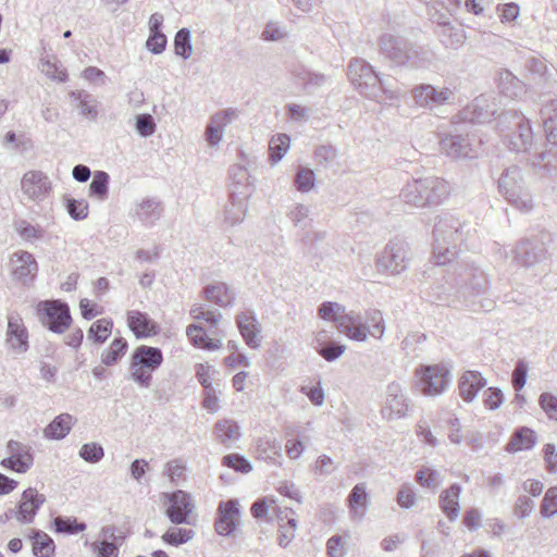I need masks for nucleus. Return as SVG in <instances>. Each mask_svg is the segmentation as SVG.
Returning <instances> with one entry per match:
<instances>
[{
	"label": "nucleus",
	"mask_w": 557,
	"mask_h": 557,
	"mask_svg": "<svg viewBox=\"0 0 557 557\" xmlns=\"http://www.w3.org/2000/svg\"><path fill=\"white\" fill-rule=\"evenodd\" d=\"M36 310L42 325L53 333H64L72 323L70 308L61 300L40 301Z\"/></svg>",
	"instance_id": "nucleus-8"
},
{
	"label": "nucleus",
	"mask_w": 557,
	"mask_h": 557,
	"mask_svg": "<svg viewBox=\"0 0 557 557\" xmlns=\"http://www.w3.org/2000/svg\"><path fill=\"white\" fill-rule=\"evenodd\" d=\"M33 554L36 557H51L54 554L55 545L53 540L45 532L33 531Z\"/></svg>",
	"instance_id": "nucleus-42"
},
{
	"label": "nucleus",
	"mask_w": 557,
	"mask_h": 557,
	"mask_svg": "<svg viewBox=\"0 0 557 557\" xmlns=\"http://www.w3.org/2000/svg\"><path fill=\"white\" fill-rule=\"evenodd\" d=\"M235 321L245 344L251 349H258L262 337L256 314L252 311H243L236 315Z\"/></svg>",
	"instance_id": "nucleus-20"
},
{
	"label": "nucleus",
	"mask_w": 557,
	"mask_h": 557,
	"mask_svg": "<svg viewBox=\"0 0 557 557\" xmlns=\"http://www.w3.org/2000/svg\"><path fill=\"white\" fill-rule=\"evenodd\" d=\"M237 117V112L234 109H226L220 111L211 116L209 124L206 127L205 136L210 146H216L223 138L225 127Z\"/></svg>",
	"instance_id": "nucleus-25"
},
{
	"label": "nucleus",
	"mask_w": 557,
	"mask_h": 557,
	"mask_svg": "<svg viewBox=\"0 0 557 557\" xmlns=\"http://www.w3.org/2000/svg\"><path fill=\"white\" fill-rule=\"evenodd\" d=\"M175 54L187 60L193 54V46L190 38V30L188 28H181L174 38Z\"/></svg>",
	"instance_id": "nucleus-48"
},
{
	"label": "nucleus",
	"mask_w": 557,
	"mask_h": 557,
	"mask_svg": "<svg viewBox=\"0 0 557 557\" xmlns=\"http://www.w3.org/2000/svg\"><path fill=\"white\" fill-rule=\"evenodd\" d=\"M203 297L220 308H230L235 304L236 293L224 282H213L202 289Z\"/></svg>",
	"instance_id": "nucleus-26"
},
{
	"label": "nucleus",
	"mask_w": 557,
	"mask_h": 557,
	"mask_svg": "<svg viewBox=\"0 0 557 557\" xmlns=\"http://www.w3.org/2000/svg\"><path fill=\"white\" fill-rule=\"evenodd\" d=\"M497 184L499 193L512 207L522 212L533 209L531 193L525 186L522 170L518 165L505 169Z\"/></svg>",
	"instance_id": "nucleus-4"
},
{
	"label": "nucleus",
	"mask_w": 557,
	"mask_h": 557,
	"mask_svg": "<svg viewBox=\"0 0 557 557\" xmlns=\"http://www.w3.org/2000/svg\"><path fill=\"white\" fill-rule=\"evenodd\" d=\"M409 246L403 239L391 240L377 255L375 265L380 272L399 274L407 269Z\"/></svg>",
	"instance_id": "nucleus-10"
},
{
	"label": "nucleus",
	"mask_w": 557,
	"mask_h": 557,
	"mask_svg": "<svg viewBox=\"0 0 557 557\" xmlns=\"http://www.w3.org/2000/svg\"><path fill=\"white\" fill-rule=\"evenodd\" d=\"M348 77L355 88L367 98L379 103L393 101L397 95L363 59H352L348 64Z\"/></svg>",
	"instance_id": "nucleus-2"
},
{
	"label": "nucleus",
	"mask_w": 557,
	"mask_h": 557,
	"mask_svg": "<svg viewBox=\"0 0 557 557\" xmlns=\"http://www.w3.org/2000/svg\"><path fill=\"white\" fill-rule=\"evenodd\" d=\"M163 362V355L160 348L140 345L137 347L131 360V379L143 387H149L152 380V372Z\"/></svg>",
	"instance_id": "nucleus-5"
},
{
	"label": "nucleus",
	"mask_w": 557,
	"mask_h": 557,
	"mask_svg": "<svg viewBox=\"0 0 557 557\" xmlns=\"http://www.w3.org/2000/svg\"><path fill=\"white\" fill-rule=\"evenodd\" d=\"M244 200V198L236 199V196H232V203L224 212V223L226 225L235 226L244 221L247 212V205Z\"/></svg>",
	"instance_id": "nucleus-43"
},
{
	"label": "nucleus",
	"mask_w": 557,
	"mask_h": 557,
	"mask_svg": "<svg viewBox=\"0 0 557 557\" xmlns=\"http://www.w3.org/2000/svg\"><path fill=\"white\" fill-rule=\"evenodd\" d=\"M296 76L308 90L319 88L323 86L327 81V77L325 75L307 70L300 71L299 73L296 74Z\"/></svg>",
	"instance_id": "nucleus-59"
},
{
	"label": "nucleus",
	"mask_w": 557,
	"mask_h": 557,
	"mask_svg": "<svg viewBox=\"0 0 557 557\" xmlns=\"http://www.w3.org/2000/svg\"><path fill=\"white\" fill-rule=\"evenodd\" d=\"M541 115L548 148L535 154L531 165L550 172L557 170V99L545 102Z\"/></svg>",
	"instance_id": "nucleus-3"
},
{
	"label": "nucleus",
	"mask_w": 557,
	"mask_h": 557,
	"mask_svg": "<svg viewBox=\"0 0 557 557\" xmlns=\"http://www.w3.org/2000/svg\"><path fill=\"white\" fill-rule=\"evenodd\" d=\"M46 496L36 488H26L20 498L16 509V520L23 524H29L34 521L37 511L45 504Z\"/></svg>",
	"instance_id": "nucleus-19"
},
{
	"label": "nucleus",
	"mask_w": 557,
	"mask_h": 557,
	"mask_svg": "<svg viewBox=\"0 0 557 557\" xmlns=\"http://www.w3.org/2000/svg\"><path fill=\"white\" fill-rule=\"evenodd\" d=\"M162 212V202L159 198L146 197L134 205L131 215L145 226H153L160 220Z\"/></svg>",
	"instance_id": "nucleus-21"
},
{
	"label": "nucleus",
	"mask_w": 557,
	"mask_h": 557,
	"mask_svg": "<svg viewBox=\"0 0 557 557\" xmlns=\"http://www.w3.org/2000/svg\"><path fill=\"white\" fill-rule=\"evenodd\" d=\"M460 493L461 486L458 483H454L447 490L443 491L440 496L441 509L450 521L456 520L459 515Z\"/></svg>",
	"instance_id": "nucleus-36"
},
{
	"label": "nucleus",
	"mask_w": 557,
	"mask_h": 557,
	"mask_svg": "<svg viewBox=\"0 0 557 557\" xmlns=\"http://www.w3.org/2000/svg\"><path fill=\"white\" fill-rule=\"evenodd\" d=\"M408 410V405L401 393V388L397 384L387 386L385 404L382 408V414L386 419L403 417Z\"/></svg>",
	"instance_id": "nucleus-27"
},
{
	"label": "nucleus",
	"mask_w": 557,
	"mask_h": 557,
	"mask_svg": "<svg viewBox=\"0 0 557 557\" xmlns=\"http://www.w3.org/2000/svg\"><path fill=\"white\" fill-rule=\"evenodd\" d=\"M127 323L137 337H148L157 334L156 323L145 312L128 311Z\"/></svg>",
	"instance_id": "nucleus-34"
},
{
	"label": "nucleus",
	"mask_w": 557,
	"mask_h": 557,
	"mask_svg": "<svg viewBox=\"0 0 557 557\" xmlns=\"http://www.w3.org/2000/svg\"><path fill=\"white\" fill-rule=\"evenodd\" d=\"M442 149L454 159L473 158V146L468 137L462 135H448L441 140Z\"/></svg>",
	"instance_id": "nucleus-29"
},
{
	"label": "nucleus",
	"mask_w": 557,
	"mask_h": 557,
	"mask_svg": "<svg viewBox=\"0 0 557 557\" xmlns=\"http://www.w3.org/2000/svg\"><path fill=\"white\" fill-rule=\"evenodd\" d=\"M256 455L257 458L273 465H282V444L274 437L265 435L259 437L256 442Z\"/></svg>",
	"instance_id": "nucleus-30"
},
{
	"label": "nucleus",
	"mask_w": 557,
	"mask_h": 557,
	"mask_svg": "<svg viewBox=\"0 0 557 557\" xmlns=\"http://www.w3.org/2000/svg\"><path fill=\"white\" fill-rule=\"evenodd\" d=\"M496 81L499 92L507 98L519 99L525 94L524 83L509 70H500Z\"/></svg>",
	"instance_id": "nucleus-31"
},
{
	"label": "nucleus",
	"mask_w": 557,
	"mask_h": 557,
	"mask_svg": "<svg viewBox=\"0 0 557 557\" xmlns=\"http://www.w3.org/2000/svg\"><path fill=\"white\" fill-rule=\"evenodd\" d=\"M337 469L338 463L325 454L320 455L313 465L314 473L323 476L331 475Z\"/></svg>",
	"instance_id": "nucleus-64"
},
{
	"label": "nucleus",
	"mask_w": 557,
	"mask_h": 557,
	"mask_svg": "<svg viewBox=\"0 0 557 557\" xmlns=\"http://www.w3.org/2000/svg\"><path fill=\"white\" fill-rule=\"evenodd\" d=\"M437 35L446 47H455L462 44L461 30L450 24L438 26Z\"/></svg>",
	"instance_id": "nucleus-54"
},
{
	"label": "nucleus",
	"mask_w": 557,
	"mask_h": 557,
	"mask_svg": "<svg viewBox=\"0 0 557 557\" xmlns=\"http://www.w3.org/2000/svg\"><path fill=\"white\" fill-rule=\"evenodd\" d=\"M213 433L225 447L233 446L242 436L240 426L232 419H222L214 424Z\"/></svg>",
	"instance_id": "nucleus-33"
},
{
	"label": "nucleus",
	"mask_w": 557,
	"mask_h": 557,
	"mask_svg": "<svg viewBox=\"0 0 557 557\" xmlns=\"http://www.w3.org/2000/svg\"><path fill=\"white\" fill-rule=\"evenodd\" d=\"M168 507L166 517L174 524L188 523L189 516L194 510L190 495L182 490L165 494Z\"/></svg>",
	"instance_id": "nucleus-16"
},
{
	"label": "nucleus",
	"mask_w": 557,
	"mask_h": 557,
	"mask_svg": "<svg viewBox=\"0 0 557 557\" xmlns=\"http://www.w3.org/2000/svg\"><path fill=\"white\" fill-rule=\"evenodd\" d=\"M194 536V531L177 527L170 528L163 535L162 540L170 545L178 546L187 543Z\"/></svg>",
	"instance_id": "nucleus-55"
},
{
	"label": "nucleus",
	"mask_w": 557,
	"mask_h": 557,
	"mask_svg": "<svg viewBox=\"0 0 557 557\" xmlns=\"http://www.w3.org/2000/svg\"><path fill=\"white\" fill-rule=\"evenodd\" d=\"M453 95L449 88L444 87L437 89L430 84H420V107H426L433 110L446 103Z\"/></svg>",
	"instance_id": "nucleus-32"
},
{
	"label": "nucleus",
	"mask_w": 557,
	"mask_h": 557,
	"mask_svg": "<svg viewBox=\"0 0 557 557\" xmlns=\"http://www.w3.org/2000/svg\"><path fill=\"white\" fill-rule=\"evenodd\" d=\"M451 384L450 369L445 364H420V393L436 397L444 394Z\"/></svg>",
	"instance_id": "nucleus-9"
},
{
	"label": "nucleus",
	"mask_w": 557,
	"mask_h": 557,
	"mask_svg": "<svg viewBox=\"0 0 557 557\" xmlns=\"http://www.w3.org/2000/svg\"><path fill=\"white\" fill-rule=\"evenodd\" d=\"M533 131L528 119L522 117L510 138V146L516 151H528L532 146Z\"/></svg>",
	"instance_id": "nucleus-38"
},
{
	"label": "nucleus",
	"mask_w": 557,
	"mask_h": 557,
	"mask_svg": "<svg viewBox=\"0 0 557 557\" xmlns=\"http://www.w3.org/2000/svg\"><path fill=\"white\" fill-rule=\"evenodd\" d=\"M466 288L471 289L473 295V311H490L493 308V301L490 299H480L478 302L474 298L484 295L488 288V282L485 273L481 270H473L469 281L466 283Z\"/></svg>",
	"instance_id": "nucleus-28"
},
{
	"label": "nucleus",
	"mask_w": 557,
	"mask_h": 557,
	"mask_svg": "<svg viewBox=\"0 0 557 557\" xmlns=\"http://www.w3.org/2000/svg\"><path fill=\"white\" fill-rule=\"evenodd\" d=\"M222 465L240 473H249L252 470L251 463L239 454H230L224 456Z\"/></svg>",
	"instance_id": "nucleus-63"
},
{
	"label": "nucleus",
	"mask_w": 557,
	"mask_h": 557,
	"mask_svg": "<svg viewBox=\"0 0 557 557\" xmlns=\"http://www.w3.org/2000/svg\"><path fill=\"white\" fill-rule=\"evenodd\" d=\"M290 145V138L286 134L274 135L269 144L270 161L272 164L277 163L287 152Z\"/></svg>",
	"instance_id": "nucleus-45"
},
{
	"label": "nucleus",
	"mask_w": 557,
	"mask_h": 557,
	"mask_svg": "<svg viewBox=\"0 0 557 557\" xmlns=\"http://www.w3.org/2000/svg\"><path fill=\"white\" fill-rule=\"evenodd\" d=\"M525 69L537 84L546 85L548 83L550 73L544 60L532 57L525 61Z\"/></svg>",
	"instance_id": "nucleus-47"
},
{
	"label": "nucleus",
	"mask_w": 557,
	"mask_h": 557,
	"mask_svg": "<svg viewBox=\"0 0 557 557\" xmlns=\"http://www.w3.org/2000/svg\"><path fill=\"white\" fill-rule=\"evenodd\" d=\"M230 177L236 185V189H233L232 196L239 194L244 199L250 196V188L248 185L249 174L246 168L243 165H233L230 170Z\"/></svg>",
	"instance_id": "nucleus-41"
},
{
	"label": "nucleus",
	"mask_w": 557,
	"mask_h": 557,
	"mask_svg": "<svg viewBox=\"0 0 557 557\" xmlns=\"http://www.w3.org/2000/svg\"><path fill=\"white\" fill-rule=\"evenodd\" d=\"M541 515L546 518H550L557 513V487H549L542 500L540 507Z\"/></svg>",
	"instance_id": "nucleus-62"
},
{
	"label": "nucleus",
	"mask_w": 557,
	"mask_h": 557,
	"mask_svg": "<svg viewBox=\"0 0 557 557\" xmlns=\"http://www.w3.org/2000/svg\"><path fill=\"white\" fill-rule=\"evenodd\" d=\"M5 336V342L14 354L22 355L28 350V331L20 313L10 312L8 314Z\"/></svg>",
	"instance_id": "nucleus-17"
},
{
	"label": "nucleus",
	"mask_w": 557,
	"mask_h": 557,
	"mask_svg": "<svg viewBox=\"0 0 557 557\" xmlns=\"http://www.w3.org/2000/svg\"><path fill=\"white\" fill-rule=\"evenodd\" d=\"M319 317L323 320H331L336 323V326L338 331L343 334H345V330L349 329L348 323L344 318L349 315V312L346 311V308L338 304L333 301H325L323 302L318 310Z\"/></svg>",
	"instance_id": "nucleus-35"
},
{
	"label": "nucleus",
	"mask_w": 557,
	"mask_h": 557,
	"mask_svg": "<svg viewBox=\"0 0 557 557\" xmlns=\"http://www.w3.org/2000/svg\"><path fill=\"white\" fill-rule=\"evenodd\" d=\"M309 207L297 203L289 209L287 216L296 227L306 228L309 224Z\"/></svg>",
	"instance_id": "nucleus-60"
},
{
	"label": "nucleus",
	"mask_w": 557,
	"mask_h": 557,
	"mask_svg": "<svg viewBox=\"0 0 557 557\" xmlns=\"http://www.w3.org/2000/svg\"><path fill=\"white\" fill-rule=\"evenodd\" d=\"M7 450L9 456L1 461L3 468L17 473H25L30 469L34 458L28 445L11 440Z\"/></svg>",
	"instance_id": "nucleus-15"
},
{
	"label": "nucleus",
	"mask_w": 557,
	"mask_h": 557,
	"mask_svg": "<svg viewBox=\"0 0 557 557\" xmlns=\"http://www.w3.org/2000/svg\"><path fill=\"white\" fill-rule=\"evenodd\" d=\"M344 319L345 323L350 324L345 335L352 341L366 342L369 336L381 339L385 333V322L379 310L367 312L364 318L356 311H349V315Z\"/></svg>",
	"instance_id": "nucleus-6"
},
{
	"label": "nucleus",
	"mask_w": 557,
	"mask_h": 557,
	"mask_svg": "<svg viewBox=\"0 0 557 557\" xmlns=\"http://www.w3.org/2000/svg\"><path fill=\"white\" fill-rule=\"evenodd\" d=\"M346 502L349 519L352 522H361L367 515L370 503L366 483L356 484L350 491Z\"/></svg>",
	"instance_id": "nucleus-23"
},
{
	"label": "nucleus",
	"mask_w": 557,
	"mask_h": 557,
	"mask_svg": "<svg viewBox=\"0 0 557 557\" xmlns=\"http://www.w3.org/2000/svg\"><path fill=\"white\" fill-rule=\"evenodd\" d=\"M381 55L392 66H408L416 58L417 51L404 37L393 34H383L379 39Z\"/></svg>",
	"instance_id": "nucleus-7"
},
{
	"label": "nucleus",
	"mask_w": 557,
	"mask_h": 557,
	"mask_svg": "<svg viewBox=\"0 0 557 557\" xmlns=\"http://www.w3.org/2000/svg\"><path fill=\"white\" fill-rule=\"evenodd\" d=\"M449 183L442 177L420 178V206H440L449 196Z\"/></svg>",
	"instance_id": "nucleus-13"
},
{
	"label": "nucleus",
	"mask_w": 557,
	"mask_h": 557,
	"mask_svg": "<svg viewBox=\"0 0 557 557\" xmlns=\"http://www.w3.org/2000/svg\"><path fill=\"white\" fill-rule=\"evenodd\" d=\"M314 161L324 169L331 168L335 164L338 151L331 145H321L314 150Z\"/></svg>",
	"instance_id": "nucleus-52"
},
{
	"label": "nucleus",
	"mask_w": 557,
	"mask_h": 557,
	"mask_svg": "<svg viewBox=\"0 0 557 557\" xmlns=\"http://www.w3.org/2000/svg\"><path fill=\"white\" fill-rule=\"evenodd\" d=\"M219 518L215 521V530L220 535H231L238 523L240 511L236 499L221 502L218 508Z\"/></svg>",
	"instance_id": "nucleus-22"
},
{
	"label": "nucleus",
	"mask_w": 557,
	"mask_h": 557,
	"mask_svg": "<svg viewBox=\"0 0 557 557\" xmlns=\"http://www.w3.org/2000/svg\"><path fill=\"white\" fill-rule=\"evenodd\" d=\"M127 348V342L123 337L115 338L110 347L106 349L101 355V361L106 366L114 364L119 359H121Z\"/></svg>",
	"instance_id": "nucleus-49"
},
{
	"label": "nucleus",
	"mask_w": 557,
	"mask_h": 557,
	"mask_svg": "<svg viewBox=\"0 0 557 557\" xmlns=\"http://www.w3.org/2000/svg\"><path fill=\"white\" fill-rule=\"evenodd\" d=\"M21 190L28 200L41 202L49 197L52 183L42 171L32 170L23 175Z\"/></svg>",
	"instance_id": "nucleus-12"
},
{
	"label": "nucleus",
	"mask_w": 557,
	"mask_h": 557,
	"mask_svg": "<svg viewBox=\"0 0 557 557\" xmlns=\"http://www.w3.org/2000/svg\"><path fill=\"white\" fill-rule=\"evenodd\" d=\"M547 258V248L539 238L521 240L515 249V260L524 268H532Z\"/></svg>",
	"instance_id": "nucleus-14"
},
{
	"label": "nucleus",
	"mask_w": 557,
	"mask_h": 557,
	"mask_svg": "<svg viewBox=\"0 0 557 557\" xmlns=\"http://www.w3.org/2000/svg\"><path fill=\"white\" fill-rule=\"evenodd\" d=\"M443 482L441 473L431 467L420 468V486L428 487L432 492H435Z\"/></svg>",
	"instance_id": "nucleus-56"
},
{
	"label": "nucleus",
	"mask_w": 557,
	"mask_h": 557,
	"mask_svg": "<svg viewBox=\"0 0 557 557\" xmlns=\"http://www.w3.org/2000/svg\"><path fill=\"white\" fill-rule=\"evenodd\" d=\"M10 267L13 277L24 284L32 282L38 273L35 257L26 250L13 252L10 257Z\"/></svg>",
	"instance_id": "nucleus-18"
},
{
	"label": "nucleus",
	"mask_w": 557,
	"mask_h": 557,
	"mask_svg": "<svg viewBox=\"0 0 557 557\" xmlns=\"http://www.w3.org/2000/svg\"><path fill=\"white\" fill-rule=\"evenodd\" d=\"M487 384L481 372L474 370L465 371L458 380V394L466 403H472L479 392Z\"/></svg>",
	"instance_id": "nucleus-24"
},
{
	"label": "nucleus",
	"mask_w": 557,
	"mask_h": 557,
	"mask_svg": "<svg viewBox=\"0 0 557 557\" xmlns=\"http://www.w3.org/2000/svg\"><path fill=\"white\" fill-rule=\"evenodd\" d=\"M314 348L329 362L338 359L346 350L345 345L336 342H329L325 345L314 346Z\"/></svg>",
	"instance_id": "nucleus-58"
},
{
	"label": "nucleus",
	"mask_w": 557,
	"mask_h": 557,
	"mask_svg": "<svg viewBox=\"0 0 557 557\" xmlns=\"http://www.w3.org/2000/svg\"><path fill=\"white\" fill-rule=\"evenodd\" d=\"M109 174L104 171H97L90 183V195L99 200H104L108 196Z\"/></svg>",
	"instance_id": "nucleus-53"
},
{
	"label": "nucleus",
	"mask_w": 557,
	"mask_h": 557,
	"mask_svg": "<svg viewBox=\"0 0 557 557\" xmlns=\"http://www.w3.org/2000/svg\"><path fill=\"white\" fill-rule=\"evenodd\" d=\"M54 530L58 533L77 534L86 530L84 522H78L75 518L59 516L53 520Z\"/></svg>",
	"instance_id": "nucleus-51"
},
{
	"label": "nucleus",
	"mask_w": 557,
	"mask_h": 557,
	"mask_svg": "<svg viewBox=\"0 0 557 557\" xmlns=\"http://www.w3.org/2000/svg\"><path fill=\"white\" fill-rule=\"evenodd\" d=\"M496 113V99L493 96L482 94L460 110L456 117L458 121L475 124L491 121Z\"/></svg>",
	"instance_id": "nucleus-11"
},
{
	"label": "nucleus",
	"mask_w": 557,
	"mask_h": 557,
	"mask_svg": "<svg viewBox=\"0 0 557 557\" xmlns=\"http://www.w3.org/2000/svg\"><path fill=\"white\" fill-rule=\"evenodd\" d=\"M74 422V417L61 413L45 428L44 434L50 440H62L70 433Z\"/></svg>",
	"instance_id": "nucleus-40"
},
{
	"label": "nucleus",
	"mask_w": 557,
	"mask_h": 557,
	"mask_svg": "<svg viewBox=\"0 0 557 557\" xmlns=\"http://www.w3.org/2000/svg\"><path fill=\"white\" fill-rule=\"evenodd\" d=\"M14 228L20 237L27 243L40 240L45 235V230L40 225H33L26 220L17 221L14 224Z\"/></svg>",
	"instance_id": "nucleus-46"
},
{
	"label": "nucleus",
	"mask_w": 557,
	"mask_h": 557,
	"mask_svg": "<svg viewBox=\"0 0 557 557\" xmlns=\"http://www.w3.org/2000/svg\"><path fill=\"white\" fill-rule=\"evenodd\" d=\"M536 443L535 432L527 426H520L513 431L511 437L506 445V450L516 453L520 450H529L534 447Z\"/></svg>",
	"instance_id": "nucleus-37"
},
{
	"label": "nucleus",
	"mask_w": 557,
	"mask_h": 557,
	"mask_svg": "<svg viewBox=\"0 0 557 557\" xmlns=\"http://www.w3.org/2000/svg\"><path fill=\"white\" fill-rule=\"evenodd\" d=\"M294 183L298 191H311L315 187V174L313 170L307 166H298Z\"/></svg>",
	"instance_id": "nucleus-50"
},
{
	"label": "nucleus",
	"mask_w": 557,
	"mask_h": 557,
	"mask_svg": "<svg viewBox=\"0 0 557 557\" xmlns=\"http://www.w3.org/2000/svg\"><path fill=\"white\" fill-rule=\"evenodd\" d=\"M78 455L89 463H97L103 458L104 450L100 444L91 442L84 444L81 447Z\"/></svg>",
	"instance_id": "nucleus-57"
},
{
	"label": "nucleus",
	"mask_w": 557,
	"mask_h": 557,
	"mask_svg": "<svg viewBox=\"0 0 557 557\" xmlns=\"http://www.w3.org/2000/svg\"><path fill=\"white\" fill-rule=\"evenodd\" d=\"M113 323L109 319H99L87 331V339L95 344L104 343L112 332Z\"/></svg>",
	"instance_id": "nucleus-44"
},
{
	"label": "nucleus",
	"mask_w": 557,
	"mask_h": 557,
	"mask_svg": "<svg viewBox=\"0 0 557 557\" xmlns=\"http://www.w3.org/2000/svg\"><path fill=\"white\" fill-rule=\"evenodd\" d=\"M69 96L75 101V106L79 109L82 115L91 121L98 117V102L91 94L85 90H72Z\"/></svg>",
	"instance_id": "nucleus-39"
},
{
	"label": "nucleus",
	"mask_w": 557,
	"mask_h": 557,
	"mask_svg": "<svg viewBox=\"0 0 557 557\" xmlns=\"http://www.w3.org/2000/svg\"><path fill=\"white\" fill-rule=\"evenodd\" d=\"M41 72L49 78L64 83L67 79L66 70L61 67L57 62L51 60H41L40 62Z\"/></svg>",
	"instance_id": "nucleus-61"
},
{
	"label": "nucleus",
	"mask_w": 557,
	"mask_h": 557,
	"mask_svg": "<svg viewBox=\"0 0 557 557\" xmlns=\"http://www.w3.org/2000/svg\"><path fill=\"white\" fill-rule=\"evenodd\" d=\"M470 226L458 218L443 213L434 220L433 259L435 264L445 265L457 256V248L467 239Z\"/></svg>",
	"instance_id": "nucleus-1"
}]
</instances>
